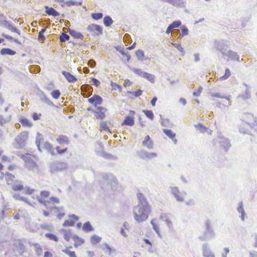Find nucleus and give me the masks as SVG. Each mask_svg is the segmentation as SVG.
I'll return each instance as SVG.
<instances>
[{
  "label": "nucleus",
  "instance_id": "obj_63",
  "mask_svg": "<svg viewBox=\"0 0 257 257\" xmlns=\"http://www.w3.org/2000/svg\"><path fill=\"white\" fill-rule=\"evenodd\" d=\"M44 148L47 151H50L52 149V145L49 142H46L44 144Z\"/></svg>",
  "mask_w": 257,
  "mask_h": 257
},
{
  "label": "nucleus",
  "instance_id": "obj_45",
  "mask_svg": "<svg viewBox=\"0 0 257 257\" xmlns=\"http://www.w3.org/2000/svg\"><path fill=\"white\" fill-rule=\"evenodd\" d=\"M70 39V36L66 33H62L59 36L60 41L64 42L68 41Z\"/></svg>",
  "mask_w": 257,
  "mask_h": 257
},
{
  "label": "nucleus",
  "instance_id": "obj_43",
  "mask_svg": "<svg viewBox=\"0 0 257 257\" xmlns=\"http://www.w3.org/2000/svg\"><path fill=\"white\" fill-rule=\"evenodd\" d=\"M40 69V67L38 65H31L29 68L30 71L33 73L39 72Z\"/></svg>",
  "mask_w": 257,
  "mask_h": 257
},
{
  "label": "nucleus",
  "instance_id": "obj_11",
  "mask_svg": "<svg viewBox=\"0 0 257 257\" xmlns=\"http://www.w3.org/2000/svg\"><path fill=\"white\" fill-rule=\"evenodd\" d=\"M138 156L142 159H151L158 156L156 153H149L146 151H141L138 152Z\"/></svg>",
  "mask_w": 257,
  "mask_h": 257
},
{
  "label": "nucleus",
  "instance_id": "obj_51",
  "mask_svg": "<svg viewBox=\"0 0 257 257\" xmlns=\"http://www.w3.org/2000/svg\"><path fill=\"white\" fill-rule=\"evenodd\" d=\"M133 71L136 74L138 75L139 76L142 77L144 78V74L146 73V72L142 71V70L137 68H133L132 69Z\"/></svg>",
  "mask_w": 257,
  "mask_h": 257
},
{
  "label": "nucleus",
  "instance_id": "obj_6",
  "mask_svg": "<svg viewBox=\"0 0 257 257\" xmlns=\"http://www.w3.org/2000/svg\"><path fill=\"white\" fill-rule=\"evenodd\" d=\"M21 158L25 162V166L29 170L34 172L38 171V165L30 157L23 155L21 156Z\"/></svg>",
  "mask_w": 257,
  "mask_h": 257
},
{
  "label": "nucleus",
  "instance_id": "obj_8",
  "mask_svg": "<svg viewBox=\"0 0 257 257\" xmlns=\"http://www.w3.org/2000/svg\"><path fill=\"white\" fill-rule=\"evenodd\" d=\"M28 138V133L27 132H23L20 133L15 138V141L17 143V146L16 148L19 149L23 148L25 145L26 141Z\"/></svg>",
  "mask_w": 257,
  "mask_h": 257
},
{
  "label": "nucleus",
  "instance_id": "obj_29",
  "mask_svg": "<svg viewBox=\"0 0 257 257\" xmlns=\"http://www.w3.org/2000/svg\"><path fill=\"white\" fill-rule=\"evenodd\" d=\"M56 141L61 145L63 144H68L69 143L68 138L66 136L63 135L60 136L59 138L57 139Z\"/></svg>",
  "mask_w": 257,
  "mask_h": 257
},
{
  "label": "nucleus",
  "instance_id": "obj_33",
  "mask_svg": "<svg viewBox=\"0 0 257 257\" xmlns=\"http://www.w3.org/2000/svg\"><path fill=\"white\" fill-rule=\"evenodd\" d=\"M136 55L139 60L144 61L146 60L147 58H145V54L142 50H138L136 51Z\"/></svg>",
  "mask_w": 257,
  "mask_h": 257
},
{
  "label": "nucleus",
  "instance_id": "obj_55",
  "mask_svg": "<svg viewBox=\"0 0 257 257\" xmlns=\"http://www.w3.org/2000/svg\"><path fill=\"white\" fill-rule=\"evenodd\" d=\"M63 231L64 232V238L67 241H68L71 236V232L70 230L67 231L65 230H63Z\"/></svg>",
  "mask_w": 257,
  "mask_h": 257
},
{
  "label": "nucleus",
  "instance_id": "obj_17",
  "mask_svg": "<svg viewBox=\"0 0 257 257\" xmlns=\"http://www.w3.org/2000/svg\"><path fill=\"white\" fill-rule=\"evenodd\" d=\"M62 74L69 83H74L77 80L75 76L67 71H63Z\"/></svg>",
  "mask_w": 257,
  "mask_h": 257
},
{
  "label": "nucleus",
  "instance_id": "obj_37",
  "mask_svg": "<svg viewBox=\"0 0 257 257\" xmlns=\"http://www.w3.org/2000/svg\"><path fill=\"white\" fill-rule=\"evenodd\" d=\"M160 116L161 119L160 121L161 123L162 126L164 127H170L172 125V124L169 119H163L161 117V115H160Z\"/></svg>",
  "mask_w": 257,
  "mask_h": 257
},
{
  "label": "nucleus",
  "instance_id": "obj_64",
  "mask_svg": "<svg viewBox=\"0 0 257 257\" xmlns=\"http://www.w3.org/2000/svg\"><path fill=\"white\" fill-rule=\"evenodd\" d=\"M63 251L69 255L70 257H73L75 255V252L74 251H71L68 249L63 250Z\"/></svg>",
  "mask_w": 257,
  "mask_h": 257
},
{
  "label": "nucleus",
  "instance_id": "obj_30",
  "mask_svg": "<svg viewBox=\"0 0 257 257\" xmlns=\"http://www.w3.org/2000/svg\"><path fill=\"white\" fill-rule=\"evenodd\" d=\"M194 126L201 133H207L209 131V128L208 127L203 126L201 123H198L197 124H195Z\"/></svg>",
  "mask_w": 257,
  "mask_h": 257
},
{
  "label": "nucleus",
  "instance_id": "obj_10",
  "mask_svg": "<svg viewBox=\"0 0 257 257\" xmlns=\"http://www.w3.org/2000/svg\"><path fill=\"white\" fill-rule=\"evenodd\" d=\"M135 112L133 110H130L129 112L130 115L126 116L123 122L121 123V125H128L132 126L135 123V119L133 115L135 114Z\"/></svg>",
  "mask_w": 257,
  "mask_h": 257
},
{
  "label": "nucleus",
  "instance_id": "obj_28",
  "mask_svg": "<svg viewBox=\"0 0 257 257\" xmlns=\"http://www.w3.org/2000/svg\"><path fill=\"white\" fill-rule=\"evenodd\" d=\"M15 245L18 252L20 254H22L23 252H24L25 250V246L21 241H19L17 242H16Z\"/></svg>",
  "mask_w": 257,
  "mask_h": 257
},
{
  "label": "nucleus",
  "instance_id": "obj_32",
  "mask_svg": "<svg viewBox=\"0 0 257 257\" xmlns=\"http://www.w3.org/2000/svg\"><path fill=\"white\" fill-rule=\"evenodd\" d=\"M113 21L111 18L109 16H106L103 18V24L104 25L108 27L112 24Z\"/></svg>",
  "mask_w": 257,
  "mask_h": 257
},
{
  "label": "nucleus",
  "instance_id": "obj_7",
  "mask_svg": "<svg viewBox=\"0 0 257 257\" xmlns=\"http://www.w3.org/2000/svg\"><path fill=\"white\" fill-rule=\"evenodd\" d=\"M171 194L178 202H183L187 194L185 191L180 192L177 187H170Z\"/></svg>",
  "mask_w": 257,
  "mask_h": 257
},
{
  "label": "nucleus",
  "instance_id": "obj_48",
  "mask_svg": "<svg viewBox=\"0 0 257 257\" xmlns=\"http://www.w3.org/2000/svg\"><path fill=\"white\" fill-rule=\"evenodd\" d=\"M35 250L38 255H40L42 253V249L39 244L35 243L34 244Z\"/></svg>",
  "mask_w": 257,
  "mask_h": 257
},
{
  "label": "nucleus",
  "instance_id": "obj_5",
  "mask_svg": "<svg viewBox=\"0 0 257 257\" xmlns=\"http://www.w3.org/2000/svg\"><path fill=\"white\" fill-rule=\"evenodd\" d=\"M67 167L68 165L66 163L60 161H55L49 164V172L52 174L62 172L67 169Z\"/></svg>",
  "mask_w": 257,
  "mask_h": 257
},
{
  "label": "nucleus",
  "instance_id": "obj_40",
  "mask_svg": "<svg viewBox=\"0 0 257 257\" xmlns=\"http://www.w3.org/2000/svg\"><path fill=\"white\" fill-rule=\"evenodd\" d=\"M46 31V28H44L41 29V30L38 33V39L39 40L41 41L42 42H44L45 40V37L44 36V33Z\"/></svg>",
  "mask_w": 257,
  "mask_h": 257
},
{
  "label": "nucleus",
  "instance_id": "obj_27",
  "mask_svg": "<svg viewBox=\"0 0 257 257\" xmlns=\"http://www.w3.org/2000/svg\"><path fill=\"white\" fill-rule=\"evenodd\" d=\"M72 238L75 241L74 246L75 247H77L78 246L82 244L84 242V239L81 238L77 235H73Z\"/></svg>",
  "mask_w": 257,
  "mask_h": 257
},
{
  "label": "nucleus",
  "instance_id": "obj_62",
  "mask_svg": "<svg viewBox=\"0 0 257 257\" xmlns=\"http://www.w3.org/2000/svg\"><path fill=\"white\" fill-rule=\"evenodd\" d=\"M49 201H50V203H56V204H59L60 203V200L56 197H51Z\"/></svg>",
  "mask_w": 257,
  "mask_h": 257
},
{
  "label": "nucleus",
  "instance_id": "obj_3",
  "mask_svg": "<svg viewBox=\"0 0 257 257\" xmlns=\"http://www.w3.org/2000/svg\"><path fill=\"white\" fill-rule=\"evenodd\" d=\"M203 228L204 231L203 235L198 237L200 240L205 241L215 238L216 234L210 220L207 219L203 223Z\"/></svg>",
  "mask_w": 257,
  "mask_h": 257
},
{
  "label": "nucleus",
  "instance_id": "obj_59",
  "mask_svg": "<svg viewBox=\"0 0 257 257\" xmlns=\"http://www.w3.org/2000/svg\"><path fill=\"white\" fill-rule=\"evenodd\" d=\"M181 30L182 32V36H184L188 35V29L185 25H183L181 27Z\"/></svg>",
  "mask_w": 257,
  "mask_h": 257
},
{
  "label": "nucleus",
  "instance_id": "obj_47",
  "mask_svg": "<svg viewBox=\"0 0 257 257\" xmlns=\"http://www.w3.org/2000/svg\"><path fill=\"white\" fill-rule=\"evenodd\" d=\"M91 18L95 20H100L103 17V14L101 13H95L91 14Z\"/></svg>",
  "mask_w": 257,
  "mask_h": 257
},
{
  "label": "nucleus",
  "instance_id": "obj_16",
  "mask_svg": "<svg viewBox=\"0 0 257 257\" xmlns=\"http://www.w3.org/2000/svg\"><path fill=\"white\" fill-rule=\"evenodd\" d=\"M225 56L228 57L231 60L239 61V55L236 52L231 50H229L226 52V54H225Z\"/></svg>",
  "mask_w": 257,
  "mask_h": 257
},
{
  "label": "nucleus",
  "instance_id": "obj_53",
  "mask_svg": "<svg viewBox=\"0 0 257 257\" xmlns=\"http://www.w3.org/2000/svg\"><path fill=\"white\" fill-rule=\"evenodd\" d=\"M10 117L11 116L5 118L1 114H0V125L3 126L4 124L8 122L10 120Z\"/></svg>",
  "mask_w": 257,
  "mask_h": 257
},
{
  "label": "nucleus",
  "instance_id": "obj_56",
  "mask_svg": "<svg viewBox=\"0 0 257 257\" xmlns=\"http://www.w3.org/2000/svg\"><path fill=\"white\" fill-rule=\"evenodd\" d=\"M230 74L231 72L230 70L228 68H226L225 69V74H224L223 76L220 77V79L226 80L230 76Z\"/></svg>",
  "mask_w": 257,
  "mask_h": 257
},
{
  "label": "nucleus",
  "instance_id": "obj_44",
  "mask_svg": "<svg viewBox=\"0 0 257 257\" xmlns=\"http://www.w3.org/2000/svg\"><path fill=\"white\" fill-rule=\"evenodd\" d=\"M66 5L68 7H71L72 6H81L82 4V2L81 1L80 2H77L74 1H68L66 2L65 3Z\"/></svg>",
  "mask_w": 257,
  "mask_h": 257
},
{
  "label": "nucleus",
  "instance_id": "obj_14",
  "mask_svg": "<svg viewBox=\"0 0 257 257\" xmlns=\"http://www.w3.org/2000/svg\"><path fill=\"white\" fill-rule=\"evenodd\" d=\"M88 101L89 103L96 107L97 105L102 104L103 99L100 96L97 94H94L92 97L89 98L88 99Z\"/></svg>",
  "mask_w": 257,
  "mask_h": 257
},
{
  "label": "nucleus",
  "instance_id": "obj_50",
  "mask_svg": "<svg viewBox=\"0 0 257 257\" xmlns=\"http://www.w3.org/2000/svg\"><path fill=\"white\" fill-rule=\"evenodd\" d=\"M104 247H102V249L105 252H108L109 254H110L112 249L111 247L107 243L104 244Z\"/></svg>",
  "mask_w": 257,
  "mask_h": 257
},
{
  "label": "nucleus",
  "instance_id": "obj_52",
  "mask_svg": "<svg viewBox=\"0 0 257 257\" xmlns=\"http://www.w3.org/2000/svg\"><path fill=\"white\" fill-rule=\"evenodd\" d=\"M142 90L141 89H139L137 91H128L127 92V94H130L134 95L136 97H139L141 96L142 94Z\"/></svg>",
  "mask_w": 257,
  "mask_h": 257
},
{
  "label": "nucleus",
  "instance_id": "obj_41",
  "mask_svg": "<svg viewBox=\"0 0 257 257\" xmlns=\"http://www.w3.org/2000/svg\"><path fill=\"white\" fill-rule=\"evenodd\" d=\"M45 236L50 240H54L57 242L59 240L58 237L53 233H47L45 234Z\"/></svg>",
  "mask_w": 257,
  "mask_h": 257
},
{
  "label": "nucleus",
  "instance_id": "obj_9",
  "mask_svg": "<svg viewBox=\"0 0 257 257\" xmlns=\"http://www.w3.org/2000/svg\"><path fill=\"white\" fill-rule=\"evenodd\" d=\"M87 30L90 32H94L93 36H100L103 33L102 27L97 24H92L88 25Z\"/></svg>",
  "mask_w": 257,
  "mask_h": 257
},
{
  "label": "nucleus",
  "instance_id": "obj_26",
  "mask_svg": "<svg viewBox=\"0 0 257 257\" xmlns=\"http://www.w3.org/2000/svg\"><path fill=\"white\" fill-rule=\"evenodd\" d=\"M82 230L86 232H89L93 231L94 228L89 221H87L83 224Z\"/></svg>",
  "mask_w": 257,
  "mask_h": 257
},
{
  "label": "nucleus",
  "instance_id": "obj_12",
  "mask_svg": "<svg viewBox=\"0 0 257 257\" xmlns=\"http://www.w3.org/2000/svg\"><path fill=\"white\" fill-rule=\"evenodd\" d=\"M218 143L220 144V146L223 148L225 152L228 151L231 147V144L229 140L224 137H219Z\"/></svg>",
  "mask_w": 257,
  "mask_h": 257
},
{
  "label": "nucleus",
  "instance_id": "obj_38",
  "mask_svg": "<svg viewBox=\"0 0 257 257\" xmlns=\"http://www.w3.org/2000/svg\"><path fill=\"white\" fill-rule=\"evenodd\" d=\"M12 188L14 191H19L23 190L24 187L22 184H17L16 182H15L12 185Z\"/></svg>",
  "mask_w": 257,
  "mask_h": 257
},
{
  "label": "nucleus",
  "instance_id": "obj_15",
  "mask_svg": "<svg viewBox=\"0 0 257 257\" xmlns=\"http://www.w3.org/2000/svg\"><path fill=\"white\" fill-rule=\"evenodd\" d=\"M202 253L204 257H215L207 243H203L202 245Z\"/></svg>",
  "mask_w": 257,
  "mask_h": 257
},
{
  "label": "nucleus",
  "instance_id": "obj_18",
  "mask_svg": "<svg viewBox=\"0 0 257 257\" xmlns=\"http://www.w3.org/2000/svg\"><path fill=\"white\" fill-rule=\"evenodd\" d=\"M246 88L244 90V93L238 96V97H241L243 100L248 99L250 97V87L249 86L245 83L242 84Z\"/></svg>",
  "mask_w": 257,
  "mask_h": 257
},
{
  "label": "nucleus",
  "instance_id": "obj_35",
  "mask_svg": "<svg viewBox=\"0 0 257 257\" xmlns=\"http://www.w3.org/2000/svg\"><path fill=\"white\" fill-rule=\"evenodd\" d=\"M90 240L92 244H96L100 242L101 240V237L97 235L94 234L91 236Z\"/></svg>",
  "mask_w": 257,
  "mask_h": 257
},
{
  "label": "nucleus",
  "instance_id": "obj_39",
  "mask_svg": "<svg viewBox=\"0 0 257 257\" xmlns=\"http://www.w3.org/2000/svg\"><path fill=\"white\" fill-rule=\"evenodd\" d=\"M144 78L147 79L148 81H149L151 83H154L155 82V76L153 74L148 73L146 72L144 74Z\"/></svg>",
  "mask_w": 257,
  "mask_h": 257
},
{
  "label": "nucleus",
  "instance_id": "obj_2",
  "mask_svg": "<svg viewBox=\"0 0 257 257\" xmlns=\"http://www.w3.org/2000/svg\"><path fill=\"white\" fill-rule=\"evenodd\" d=\"M242 121L244 123L240 125L239 131L243 134L251 135V130L255 125L256 118L250 113H245L242 116Z\"/></svg>",
  "mask_w": 257,
  "mask_h": 257
},
{
  "label": "nucleus",
  "instance_id": "obj_61",
  "mask_svg": "<svg viewBox=\"0 0 257 257\" xmlns=\"http://www.w3.org/2000/svg\"><path fill=\"white\" fill-rule=\"evenodd\" d=\"M123 40L124 42L131 43L132 41L130 35L128 34H125L123 36Z\"/></svg>",
  "mask_w": 257,
  "mask_h": 257
},
{
  "label": "nucleus",
  "instance_id": "obj_24",
  "mask_svg": "<svg viewBox=\"0 0 257 257\" xmlns=\"http://www.w3.org/2000/svg\"><path fill=\"white\" fill-rule=\"evenodd\" d=\"M19 122L24 127L27 126L31 127L33 126L32 123L28 119L24 117H21L20 118Z\"/></svg>",
  "mask_w": 257,
  "mask_h": 257
},
{
  "label": "nucleus",
  "instance_id": "obj_36",
  "mask_svg": "<svg viewBox=\"0 0 257 257\" xmlns=\"http://www.w3.org/2000/svg\"><path fill=\"white\" fill-rule=\"evenodd\" d=\"M40 227L43 229H45L49 231H53L54 229V227L51 224L48 223L41 224L40 225Z\"/></svg>",
  "mask_w": 257,
  "mask_h": 257
},
{
  "label": "nucleus",
  "instance_id": "obj_13",
  "mask_svg": "<svg viewBox=\"0 0 257 257\" xmlns=\"http://www.w3.org/2000/svg\"><path fill=\"white\" fill-rule=\"evenodd\" d=\"M107 109L102 106H98L97 110H92V111L95 113L97 119H103L105 117V112Z\"/></svg>",
  "mask_w": 257,
  "mask_h": 257
},
{
  "label": "nucleus",
  "instance_id": "obj_34",
  "mask_svg": "<svg viewBox=\"0 0 257 257\" xmlns=\"http://www.w3.org/2000/svg\"><path fill=\"white\" fill-rule=\"evenodd\" d=\"M163 133L169 138L173 139L176 136V134L173 133L171 130L169 129H163Z\"/></svg>",
  "mask_w": 257,
  "mask_h": 257
},
{
  "label": "nucleus",
  "instance_id": "obj_22",
  "mask_svg": "<svg viewBox=\"0 0 257 257\" xmlns=\"http://www.w3.org/2000/svg\"><path fill=\"white\" fill-rule=\"evenodd\" d=\"M68 32L72 37L75 39H83L84 38L83 35L81 33L76 32L74 30L69 29Z\"/></svg>",
  "mask_w": 257,
  "mask_h": 257
},
{
  "label": "nucleus",
  "instance_id": "obj_25",
  "mask_svg": "<svg viewBox=\"0 0 257 257\" xmlns=\"http://www.w3.org/2000/svg\"><path fill=\"white\" fill-rule=\"evenodd\" d=\"M237 210L238 213H241V220L242 221H244L245 213L243 208V202L242 201L239 203L238 206L237 208Z\"/></svg>",
  "mask_w": 257,
  "mask_h": 257
},
{
  "label": "nucleus",
  "instance_id": "obj_57",
  "mask_svg": "<svg viewBox=\"0 0 257 257\" xmlns=\"http://www.w3.org/2000/svg\"><path fill=\"white\" fill-rule=\"evenodd\" d=\"M169 25H170L172 29H174V28L180 27L181 25V22L180 21H175Z\"/></svg>",
  "mask_w": 257,
  "mask_h": 257
},
{
  "label": "nucleus",
  "instance_id": "obj_21",
  "mask_svg": "<svg viewBox=\"0 0 257 257\" xmlns=\"http://www.w3.org/2000/svg\"><path fill=\"white\" fill-rule=\"evenodd\" d=\"M142 144L144 146L147 147L149 149H152L153 148V142L151 140V138L149 135L145 137Z\"/></svg>",
  "mask_w": 257,
  "mask_h": 257
},
{
  "label": "nucleus",
  "instance_id": "obj_46",
  "mask_svg": "<svg viewBox=\"0 0 257 257\" xmlns=\"http://www.w3.org/2000/svg\"><path fill=\"white\" fill-rule=\"evenodd\" d=\"M51 95L52 96V97L55 99H57L59 98L61 95V93L58 89H55L53 90L51 93Z\"/></svg>",
  "mask_w": 257,
  "mask_h": 257
},
{
  "label": "nucleus",
  "instance_id": "obj_4",
  "mask_svg": "<svg viewBox=\"0 0 257 257\" xmlns=\"http://www.w3.org/2000/svg\"><path fill=\"white\" fill-rule=\"evenodd\" d=\"M228 48L227 44V41L223 39L215 40L213 42V47L212 51L218 53L220 52L222 54V57L225 58V54Z\"/></svg>",
  "mask_w": 257,
  "mask_h": 257
},
{
  "label": "nucleus",
  "instance_id": "obj_54",
  "mask_svg": "<svg viewBox=\"0 0 257 257\" xmlns=\"http://www.w3.org/2000/svg\"><path fill=\"white\" fill-rule=\"evenodd\" d=\"M75 222L74 221L71 220H66L63 223V226L64 227L66 226H73L75 224Z\"/></svg>",
  "mask_w": 257,
  "mask_h": 257
},
{
  "label": "nucleus",
  "instance_id": "obj_23",
  "mask_svg": "<svg viewBox=\"0 0 257 257\" xmlns=\"http://www.w3.org/2000/svg\"><path fill=\"white\" fill-rule=\"evenodd\" d=\"M0 54L2 55H9L13 56L16 54V52L10 48H3L0 51Z\"/></svg>",
  "mask_w": 257,
  "mask_h": 257
},
{
  "label": "nucleus",
  "instance_id": "obj_49",
  "mask_svg": "<svg viewBox=\"0 0 257 257\" xmlns=\"http://www.w3.org/2000/svg\"><path fill=\"white\" fill-rule=\"evenodd\" d=\"M143 112L145 114L146 116L150 119H153L154 115L153 111L150 110H143Z\"/></svg>",
  "mask_w": 257,
  "mask_h": 257
},
{
  "label": "nucleus",
  "instance_id": "obj_58",
  "mask_svg": "<svg viewBox=\"0 0 257 257\" xmlns=\"http://www.w3.org/2000/svg\"><path fill=\"white\" fill-rule=\"evenodd\" d=\"M103 157L104 158L107 159L116 160L117 159L116 157L110 154L106 153H103Z\"/></svg>",
  "mask_w": 257,
  "mask_h": 257
},
{
  "label": "nucleus",
  "instance_id": "obj_31",
  "mask_svg": "<svg viewBox=\"0 0 257 257\" xmlns=\"http://www.w3.org/2000/svg\"><path fill=\"white\" fill-rule=\"evenodd\" d=\"M44 141V139L42 134H41L39 132L37 133V136L36 138V145L37 147H39L41 143H43Z\"/></svg>",
  "mask_w": 257,
  "mask_h": 257
},
{
  "label": "nucleus",
  "instance_id": "obj_19",
  "mask_svg": "<svg viewBox=\"0 0 257 257\" xmlns=\"http://www.w3.org/2000/svg\"><path fill=\"white\" fill-rule=\"evenodd\" d=\"M45 12L49 16H52L54 17L59 16L60 14L56 10H55L52 7H49L48 6H45Z\"/></svg>",
  "mask_w": 257,
  "mask_h": 257
},
{
  "label": "nucleus",
  "instance_id": "obj_60",
  "mask_svg": "<svg viewBox=\"0 0 257 257\" xmlns=\"http://www.w3.org/2000/svg\"><path fill=\"white\" fill-rule=\"evenodd\" d=\"M24 189L25 190L24 193L27 195H31L34 192V189H31L30 187H26Z\"/></svg>",
  "mask_w": 257,
  "mask_h": 257
},
{
  "label": "nucleus",
  "instance_id": "obj_1",
  "mask_svg": "<svg viewBox=\"0 0 257 257\" xmlns=\"http://www.w3.org/2000/svg\"><path fill=\"white\" fill-rule=\"evenodd\" d=\"M139 200L138 205L134 207L133 214L135 219L138 222L146 220L151 212L150 206L144 195L142 193L137 194Z\"/></svg>",
  "mask_w": 257,
  "mask_h": 257
},
{
  "label": "nucleus",
  "instance_id": "obj_20",
  "mask_svg": "<svg viewBox=\"0 0 257 257\" xmlns=\"http://www.w3.org/2000/svg\"><path fill=\"white\" fill-rule=\"evenodd\" d=\"M40 98L41 100L43 101L44 102L47 103L48 105L51 106H54L55 105L45 95L44 92L43 91H41L40 94Z\"/></svg>",
  "mask_w": 257,
  "mask_h": 257
},
{
  "label": "nucleus",
  "instance_id": "obj_42",
  "mask_svg": "<svg viewBox=\"0 0 257 257\" xmlns=\"http://www.w3.org/2000/svg\"><path fill=\"white\" fill-rule=\"evenodd\" d=\"M13 197L14 198H15L16 200H19L20 201H24L25 202H28V198L21 196L20 194L17 193H15L13 195Z\"/></svg>",
  "mask_w": 257,
  "mask_h": 257
}]
</instances>
